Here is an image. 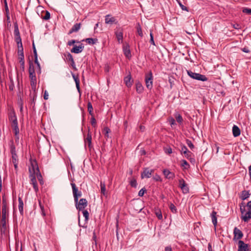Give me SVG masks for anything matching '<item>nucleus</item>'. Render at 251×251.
I'll return each mask as SVG.
<instances>
[{"label": "nucleus", "mask_w": 251, "mask_h": 251, "mask_svg": "<svg viewBox=\"0 0 251 251\" xmlns=\"http://www.w3.org/2000/svg\"><path fill=\"white\" fill-rule=\"evenodd\" d=\"M29 77L30 80V85L32 89H35L36 86L37 79L35 72L34 66L31 61L29 62Z\"/></svg>", "instance_id": "obj_1"}, {"label": "nucleus", "mask_w": 251, "mask_h": 251, "mask_svg": "<svg viewBox=\"0 0 251 251\" xmlns=\"http://www.w3.org/2000/svg\"><path fill=\"white\" fill-rule=\"evenodd\" d=\"M9 120L11 122V126L16 136L18 135L19 133V129L18 125L17 117L14 113L11 114L9 116Z\"/></svg>", "instance_id": "obj_2"}, {"label": "nucleus", "mask_w": 251, "mask_h": 251, "mask_svg": "<svg viewBox=\"0 0 251 251\" xmlns=\"http://www.w3.org/2000/svg\"><path fill=\"white\" fill-rule=\"evenodd\" d=\"M187 72L188 75L193 79L202 81H205L207 80V78L204 75L196 73L190 70H187Z\"/></svg>", "instance_id": "obj_3"}, {"label": "nucleus", "mask_w": 251, "mask_h": 251, "mask_svg": "<svg viewBox=\"0 0 251 251\" xmlns=\"http://www.w3.org/2000/svg\"><path fill=\"white\" fill-rule=\"evenodd\" d=\"M153 76L151 71L145 75V82L147 88L151 90L152 88Z\"/></svg>", "instance_id": "obj_4"}, {"label": "nucleus", "mask_w": 251, "mask_h": 251, "mask_svg": "<svg viewBox=\"0 0 251 251\" xmlns=\"http://www.w3.org/2000/svg\"><path fill=\"white\" fill-rule=\"evenodd\" d=\"M71 185L72 187L73 194L74 197V200L75 203H77L78 198L81 196V192L79 191L76 185L74 183H71Z\"/></svg>", "instance_id": "obj_5"}, {"label": "nucleus", "mask_w": 251, "mask_h": 251, "mask_svg": "<svg viewBox=\"0 0 251 251\" xmlns=\"http://www.w3.org/2000/svg\"><path fill=\"white\" fill-rule=\"evenodd\" d=\"M71 185L72 187L73 194L74 197V200L75 203H77L78 198L81 196V192L79 191L76 185L74 183H71Z\"/></svg>", "instance_id": "obj_6"}, {"label": "nucleus", "mask_w": 251, "mask_h": 251, "mask_svg": "<svg viewBox=\"0 0 251 251\" xmlns=\"http://www.w3.org/2000/svg\"><path fill=\"white\" fill-rule=\"evenodd\" d=\"M115 35L119 44L123 42V30L121 28H117L115 31Z\"/></svg>", "instance_id": "obj_7"}, {"label": "nucleus", "mask_w": 251, "mask_h": 251, "mask_svg": "<svg viewBox=\"0 0 251 251\" xmlns=\"http://www.w3.org/2000/svg\"><path fill=\"white\" fill-rule=\"evenodd\" d=\"M76 204V207L79 210H83L87 205V201L85 199H81Z\"/></svg>", "instance_id": "obj_8"}, {"label": "nucleus", "mask_w": 251, "mask_h": 251, "mask_svg": "<svg viewBox=\"0 0 251 251\" xmlns=\"http://www.w3.org/2000/svg\"><path fill=\"white\" fill-rule=\"evenodd\" d=\"M29 177L30 178V184H31L33 185L35 191L36 192H37L38 191V187L34 174H30L29 176Z\"/></svg>", "instance_id": "obj_9"}, {"label": "nucleus", "mask_w": 251, "mask_h": 251, "mask_svg": "<svg viewBox=\"0 0 251 251\" xmlns=\"http://www.w3.org/2000/svg\"><path fill=\"white\" fill-rule=\"evenodd\" d=\"M6 209H2V217L0 221V226L6 228Z\"/></svg>", "instance_id": "obj_10"}, {"label": "nucleus", "mask_w": 251, "mask_h": 251, "mask_svg": "<svg viewBox=\"0 0 251 251\" xmlns=\"http://www.w3.org/2000/svg\"><path fill=\"white\" fill-rule=\"evenodd\" d=\"M154 172V170L149 169V168L144 169L143 172L141 174V177L142 178H150L151 177L152 173Z\"/></svg>", "instance_id": "obj_11"}, {"label": "nucleus", "mask_w": 251, "mask_h": 251, "mask_svg": "<svg viewBox=\"0 0 251 251\" xmlns=\"http://www.w3.org/2000/svg\"><path fill=\"white\" fill-rule=\"evenodd\" d=\"M238 251H250L248 244H245L242 240H239L238 242Z\"/></svg>", "instance_id": "obj_12"}, {"label": "nucleus", "mask_w": 251, "mask_h": 251, "mask_svg": "<svg viewBox=\"0 0 251 251\" xmlns=\"http://www.w3.org/2000/svg\"><path fill=\"white\" fill-rule=\"evenodd\" d=\"M233 234H234V238H233L234 240L240 239L243 236V234L242 232L236 227H235L234 228Z\"/></svg>", "instance_id": "obj_13"}, {"label": "nucleus", "mask_w": 251, "mask_h": 251, "mask_svg": "<svg viewBox=\"0 0 251 251\" xmlns=\"http://www.w3.org/2000/svg\"><path fill=\"white\" fill-rule=\"evenodd\" d=\"M123 50L125 55L127 58H130L131 57V52L130 50V47L128 44H126L123 45Z\"/></svg>", "instance_id": "obj_14"}, {"label": "nucleus", "mask_w": 251, "mask_h": 251, "mask_svg": "<svg viewBox=\"0 0 251 251\" xmlns=\"http://www.w3.org/2000/svg\"><path fill=\"white\" fill-rule=\"evenodd\" d=\"M105 22L106 24L112 25L117 24V21L116 18L110 15H107L105 16Z\"/></svg>", "instance_id": "obj_15"}, {"label": "nucleus", "mask_w": 251, "mask_h": 251, "mask_svg": "<svg viewBox=\"0 0 251 251\" xmlns=\"http://www.w3.org/2000/svg\"><path fill=\"white\" fill-rule=\"evenodd\" d=\"M84 49V46L82 44H80L79 46H74L71 49V51L73 53H79L82 51Z\"/></svg>", "instance_id": "obj_16"}, {"label": "nucleus", "mask_w": 251, "mask_h": 251, "mask_svg": "<svg viewBox=\"0 0 251 251\" xmlns=\"http://www.w3.org/2000/svg\"><path fill=\"white\" fill-rule=\"evenodd\" d=\"M241 219L245 222H248L251 219V210L249 209L247 212L242 215Z\"/></svg>", "instance_id": "obj_17"}, {"label": "nucleus", "mask_w": 251, "mask_h": 251, "mask_svg": "<svg viewBox=\"0 0 251 251\" xmlns=\"http://www.w3.org/2000/svg\"><path fill=\"white\" fill-rule=\"evenodd\" d=\"M85 144H88L89 148H92V135L89 129H88V132L86 138L85 139Z\"/></svg>", "instance_id": "obj_18"}, {"label": "nucleus", "mask_w": 251, "mask_h": 251, "mask_svg": "<svg viewBox=\"0 0 251 251\" xmlns=\"http://www.w3.org/2000/svg\"><path fill=\"white\" fill-rule=\"evenodd\" d=\"M81 26V23H76L75 24L72 28L70 30L68 34H71L73 32H77L80 28Z\"/></svg>", "instance_id": "obj_19"}, {"label": "nucleus", "mask_w": 251, "mask_h": 251, "mask_svg": "<svg viewBox=\"0 0 251 251\" xmlns=\"http://www.w3.org/2000/svg\"><path fill=\"white\" fill-rule=\"evenodd\" d=\"M64 56L67 61L71 62V65L75 69V65L72 55L68 52L67 54H64Z\"/></svg>", "instance_id": "obj_20"}, {"label": "nucleus", "mask_w": 251, "mask_h": 251, "mask_svg": "<svg viewBox=\"0 0 251 251\" xmlns=\"http://www.w3.org/2000/svg\"><path fill=\"white\" fill-rule=\"evenodd\" d=\"M163 173L166 178L168 179H173L175 177L174 173L170 172L168 169H164L163 171Z\"/></svg>", "instance_id": "obj_21"}, {"label": "nucleus", "mask_w": 251, "mask_h": 251, "mask_svg": "<svg viewBox=\"0 0 251 251\" xmlns=\"http://www.w3.org/2000/svg\"><path fill=\"white\" fill-rule=\"evenodd\" d=\"M232 133L234 137H236L240 135L241 130L237 126L234 125L232 127Z\"/></svg>", "instance_id": "obj_22"}, {"label": "nucleus", "mask_w": 251, "mask_h": 251, "mask_svg": "<svg viewBox=\"0 0 251 251\" xmlns=\"http://www.w3.org/2000/svg\"><path fill=\"white\" fill-rule=\"evenodd\" d=\"M131 76L130 75H128L124 78V82L127 87H130L132 84V81L131 80Z\"/></svg>", "instance_id": "obj_23"}, {"label": "nucleus", "mask_w": 251, "mask_h": 251, "mask_svg": "<svg viewBox=\"0 0 251 251\" xmlns=\"http://www.w3.org/2000/svg\"><path fill=\"white\" fill-rule=\"evenodd\" d=\"M18 201H19V205L18 208L19 211L21 215H23L24 213V202L23 201L21 197H19L18 198Z\"/></svg>", "instance_id": "obj_24"}, {"label": "nucleus", "mask_w": 251, "mask_h": 251, "mask_svg": "<svg viewBox=\"0 0 251 251\" xmlns=\"http://www.w3.org/2000/svg\"><path fill=\"white\" fill-rule=\"evenodd\" d=\"M217 212L215 211H213L211 214V217L212 219V223L213 224L214 226H216L217 224Z\"/></svg>", "instance_id": "obj_25"}, {"label": "nucleus", "mask_w": 251, "mask_h": 251, "mask_svg": "<svg viewBox=\"0 0 251 251\" xmlns=\"http://www.w3.org/2000/svg\"><path fill=\"white\" fill-rule=\"evenodd\" d=\"M136 91L138 93H141L143 91L144 88L142 86V84L138 82L136 83Z\"/></svg>", "instance_id": "obj_26"}, {"label": "nucleus", "mask_w": 251, "mask_h": 251, "mask_svg": "<svg viewBox=\"0 0 251 251\" xmlns=\"http://www.w3.org/2000/svg\"><path fill=\"white\" fill-rule=\"evenodd\" d=\"M73 77L74 79V80L75 81V84H76V87L77 88V90L80 93V86H79V79L77 76H75V75H73Z\"/></svg>", "instance_id": "obj_27"}, {"label": "nucleus", "mask_w": 251, "mask_h": 251, "mask_svg": "<svg viewBox=\"0 0 251 251\" xmlns=\"http://www.w3.org/2000/svg\"><path fill=\"white\" fill-rule=\"evenodd\" d=\"M42 14L45 13V15H42V18L45 20H48L50 18V13L48 11H43L42 12Z\"/></svg>", "instance_id": "obj_28"}, {"label": "nucleus", "mask_w": 251, "mask_h": 251, "mask_svg": "<svg viewBox=\"0 0 251 251\" xmlns=\"http://www.w3.org/2000/svg\"><path fill=\"white\" fill-rule=\"evenodd\" d=\"M100 186L101 194L104 196L106 194V193L105 183L102 181H100Z\"/></svg>", "instance_id": "obj_29"}, {"label": "nucleus", "mask_w": 251, "mask_h": 251, "mask_svg": "<svg viewBox=\"0 0 251 251\" xmlns=\"http://www.w3.org/2000/svg\"><path fill=\"white\" fill-rule=\"evenodd\" d=\"M85 41L88 44L94 45V44H96L97 42L98 39H96H96H94V38H86L85 40Z\"/></svg>", "instance_id": "obj_30"}, {"label": "nucleus", "mask_w": 251, "mask_h": 251, "mask_svg": "<svg viewBox=\"0 0 251 251\" xmlns=\"http://www.w3.org/2000/svg\"><path fill=\"white\" fill-rule=\"evenodd\" d=\"M249 196H250L249 192L247 191L244 190L242 192L241 198L242 200H245L246 199H247L248 198H249Z\"/></svg>", "instance_id": "obj_31"}, {"label": "nucleus", "mask_w": 251, "mask_h": 251, "mask_svg": "<svg viewBox=\"0 0 251 251\" xmlns=\"http://www.w3.org/2000/svg\"><path fill=\"white\" fill-rule=\"evenodd\" d=\"M10 153L15 152L16 147L13 141H11L9 144Z\"/></svg>", "instance_id": "obj_32"}, {"label": "nucleus", "mask_w": 251, "mask_h": 251, "mask_svg": "<svg viewBox=\"0 0 251 251\" xmlns=\"http://www.w3.org/2000/svg\"><path fill=\"white\" fill-rule=\"evenodd\" d=\"M14 34L15 36H18L20 35V31L19 30L18 26L17 24L14 25Z\"/></svg>", "instance_id": "obj_33"}, {"label": "nucleus", "mask_w": 251, "mask_h": 251, "mask_svg": "<svg viewBox=\"0 0 251 251\" xmlns=\"http://www.w3.org/2000/svg\"><path fill=\"white\" fill-rule=\"evenodd\" d=\"M88 111L89 112V113L93 116V106H92V104H91V102H89L88 103Z\"/></svg>", "instance_id": "obj_34"}, {"label": "nucleus", "mask_w": 251, "mask_h": 251, "mask_svg": "<svg viewBox=\"0 0 251 251\" xmlns=\"http://www.w3.org/2000/svg\"><path fill=\"white\" fill-rule=\"evenodd\" d=\"M11 154L12 155V162H15L16 161H19L18 156V155L17 154L16 152L11 153Z\"/></svg>", "instance_id": "obj_35"}, {"label": "nucleus", "mask_w": 251, "mask_h": 251, "mask_svg": "<svg viewBox=\"0 0 251 251\" xmlns=\"http://www.w3.org/2000/svg\"><path fill=\"white\" fill-rule=\"evenodd\" d=\"M184 154V156L185 157L187 158L188 159H189V160H191L192 159V155L193 154V153L190 151H185V152H184L183 153Z\"/></svg>", "instance_id": "obj_36"}, {"label": "nucleus", "mask_w": 251, "mask_h": 251, "mask_svg": "<svg viewBox=\"0 0 251 251\" xmlns=\"http://www.w3.org/2000/svg\"><path fill=\"white\" fill-rule=\"evenodd\" d=\"M169 208H170L171 211L173 213H177V209H176V206L174 204L171 203L170 204Z\"/></svg>", "instance_id": "obj_37"}, {"label": "nucleus", "mask_w": 251, "mask_h": 251, "mask_svg": "<svg viewBox=\"0 0 251 251\" xmlns=\"http://www.w3.org/2000/svg\"><path fill=\"white\" fill-rule=\"evenodd\" d=\"M137 31L139 36H140L141 37L143 36V35L142 31V28L139 23L137 24Z\"/></svg>", "instance_id": "obj_38"}, {"label": "nucleus", "mask_w": 251, "mask_h": 251, "mask_svg": "<svg viewBox=\"0 0 251 251\" xmlns=\"http://www.w3.org/2000/svg\"><path fill=\"white\" fill-rule=\"evenodd\" d=\"M186 142L187 145L190 148L191 150H192L194 149V148H195L194 145H193V144L192 143V142L190 140L187 139Z\"/></svg>", "instance_id": "obj_39"}, {"label": "nucleus", "mask_w": 251, "mask_h": 251, "mask_svg": "<svg viewBox=\"0 0 251 251\" xmlns=\"http://www.w3.org/2000/svg\"><path fill=\"white\" fill-rule=\"evenodd\" d=\"M31 165L32 167L33 172H34V170L36 167L38 169L37 163L35 160H31Z\"/></svg>", "instance_id": "obj_40"}, {"label": "nucleus", "mask_w": 251, "mask_h": 251, "mask_svg": "<svg viewBox=\"0 0 251 251\" xmlns=\"http://www.w3.org/2000/svg\"><path fill=\"white\" fill-rule=\"evenodd\" d=\"M181 166L184 167L185 169L189 167V165L185 160H182L181 161Z\"/></svg>", "instance_id": "obj_41"}, {"label": "nucleus", "mask_w": 251, "mask_h": 251, "mask_svg": "<svg viewBox=\"0 0 251 251\" xmlns=\"http://www.w3.org/2000/svg\"><path fill=\"white\" fill-rule=\"evenodd\" d=\"M180 188L184 194H186L189 192V188L187 184H186L184 187H181Z\"/></svg>", "instance_id": "obj_42"}, {"label": "nucleus", "mask_w": 251, "mask_h": 251, "mask_svg": "<svg viewBox=\"0 0 251 251\" xmlns=\"http://www.w3.org/2000/svg\"><path fill=\"white\" fill-rule=\"evenodd\" d=\"M110 129L108 127H105L103 129L104 134L105 137H108V133L110 132Z\"/></svg>", "instance_id": "obj_43"}, {"label": "nucleus", "mask_w": 251, "mask_h": 251, "mask_svg": "<svg viewBox=\"0 0 251 251\" xmlns=\"http://www.w3.org/2000/svg\"><path fill=\"white\" fill-rule=\"evenodd\" d=\"M130 184L133 187H136L137 185L136 180L133 178L130 181Z\"/></svg>", "instance_id": "obj_44"}, {"label": "nucleus", "mask_w": 251, "mask_h": 251, "mask_svg": "<svg viewBox=\"0 0 251 251\" xmlns=\"http://www.w3.org/2000/svg\"><path fill=\"white\" fill-rule=\"evenodd\" d=\"M242 12L244 13H246L248 15H251V9L249 8H244L242 10Z\"/></svg>", "instance_id": "obj_45"}, {"label": "nucleus", "mask_w": 251, "mask_h": 251, "mask_svg": "<svg viewBox=\"0 0 251 251\" xmlns=\"http://www.w3.org/2000/svg\"><path fill=\"white\" fill-rule=\"evenodd\" d=\"M186 184H187L185 183L183 179L181 178L179 180V186L180 188L184 187Z\"/></svg>", "instance_id": "obj_46"}, {"label": "nucleus", "mask_w": 251, "mask_h": 251, "mask_svg": "<svg viewBox=\"0 0 251 251\" xmlns=\"http://www.w3.org/2000/svg\"><path fill=\"white\" fill-rule=\"evenodd\" d=\"M176 121L181 124L182 123V121H183V119H182V116L180 115V114H178L176 117Z\"/></svg>", "instance_id": "obj_47"}, {"label": "nucleus", "mask_w": 251, "mask_h": 251, "mask_svg": "<svg viewBox=\"0 0 251 251\" xmlns=\"http://www.w3.org/2000/svg\"><path fill=\"white\" fill-rule=\"evenodd\" d=\"M82 213L83 216L85 217V221H87L89 219V215L88 212L87 210H85L83 211Z\"/></svg>", "instance_id": "obj_48"}, {"label": "nucleus", "mask_w": 251, "mask_h": 251, "mask_svg": "<svg viewBox=\"0 0 251 251\" xmlns=\"http://www.w3.org/2000/svg\"><path fill=\"white\" fill-rule=\"evenodd\" d=\"M7 208V203L6 199L2 197V209Z\"/></svg>", "instance_id": "obj_49"}, {"label": "nucleus", "mask_w": 251, "mask_h": 251, "mask_svg": "<svg viewBox=\"0 0 251 251\" xmlns=\"http://www.w3.org/2000/svg\"><path fill=\"white\" fill-rule=\"evenodd\" d=\"M188 151L187 148H186V147L184 145H181V150H180V151L181 152V153H184V152H185V151Z\"/></svg>", "instance_id": "obj_50"}, {"label": "nucleus", "mask_w": 251, "mask_h": 251, "mask_svg": "<svg viewBox=\"0 0 251 251\" xmlns=\"http://www.w3.org/2000/svg\"><path fill=\"white\" fill-rule=\"evenodd\" d=\"M146 191V189L145 188H143L142 189H141L139 193H138V195L140 196V197H142L143 196L145 192Z\"/></svg>", "instance_id": "obj_51"}, {"label": "nucleus", "mask_w": 251, "mask_h": 251, "mask_svg": "<svg viewBox=\"0 0 251 251\" xmlns=\"http://www.w3.org/2000/svg\"><path fill=\"white\" fill-rule=\"evenodd\" d=\"M39 205H40V208L41 209V211H42V214L43 216H45V211H44V207L43 205H42L41 204V201L40 200H39Z\"/></svg>", "instance_id": "obj_52"}, {"label": "nucleus", "mask_w": 251, "mask_h": 251, "mask_svg": "<svg viewBox=\"0 0 251 251\" xmlns=\"http://www.w3.org/2000/svg\"><path fill=\"white\" fill-rule=\"evenodd\" d=\"M150 37H151V39H150V42L151 44L153 45H155V43H154V40H153V34L152 33V31H150Z\"/></svg>", "instance_id": "obj_53"}, {"label": "nucleus", "mask_w": 251, "mask_h": 251, "mask_svg": "<svg viewBox=\"0 0 251 251\" xmlns=\"http://www.w3.org/2000/svg\"><path fill=\"white\" fill-rule=\"evenodd\" d=\"M91 123L92 125L94 127L96 126V119H95V118L93 116L91 118Z\"/></svg>", "instance_id": "obj_54"}, {"label": "nucleus", "mask_w": 251, "mask_h": 251, "mask_svg": "<svg viewBox=\"0 0 251 251\" xmlns=\"http://www.w3.org/2000/svg\"><path fill=\"white\" fill-rule=\"evenodd\" d=\"M164 151L165 153L168 154H171L172 153V150L170 147L164 149Z\"/></svg>", "instance_id": "obj_55"}, {"label": "nucleus", "mask_w": 251, "mask_h": 251, "mask_svg": "<svg viewBox=\"0 0 251 251\" xmlns=\"http://www.w3.org/2000/svg\"><path fill=\"white\" fill-rule=\"evenodd\" d=\"M15 40L17 44H19L20 42H22V39L20 35H19L18 36H15Z\"/></svg>", "instance_id": "obj_56"}, {"label": "nucleus", "mask_w": 251, "mask_h": 251, "mask_svg": "<svg viewBox=\"0 0 251 251\" xmlns=\"http://www.w3.org/2000/svg\"><path fill=\"white\" fill-rule=\"evenodd\" d=\"M153 179L155 180V181H161V177L160 176L158 175H155L153 177Z\"/></svg>", "instance_id": "obj_57"}, {"label": "nucleus", "mask_w": 251, "mask_h": 251, "mask_svg": "<svg viewBox=\"0 0 251 251\" xmlns=\"http://www.w3.org/2000/svg\"><path fill=\"white\" fill-rule=\"evenodd\" d=\"M156 215L159 220H161L162 219V215L161 211H158L156 212Z\"/></svg>", "instance_id": "obj_58"}, {"label": "nucleus", "mask_w": 251, "mask_h": 251, "mask_svg": "<svg viewBox=\"0 0 251 251\" xmlns=\"http://www.w3.org/2000/svg\"><path fill=\"white\" fill-rule=\"evenodd\" d=\"M32 47H33V50L34 56V57L37 56V52L34 43H33V44H32Z\"/></svg>", "instance_id": "obj_59"}, {"label": "nucleus", "mask_w": 251, "mask_h": 251, "mask_svg": "<svg viewBox=\"0 0 251 251\" xmlns=\"http://www.w3.org/2000/svg\"><path fill=\"white\" fill-rule=\"evenodd\" d=\"M76 42L78 43V41H76L75 40H72L69 41L68 42V45L71 46L73 45V44H74L75 43H76Z\"/></svg>", "instance_id": "obj_60"}, {"label": "nucleus", "mask_w": 251, "mask_h": 251, "mask_svg": "<svg viewBox=\"0 0 251 251\" xmlns=\"http://www.w3.org/2000/svg\"><path fill=\"white\" fill-rule=\"evenodd\" d=\"M44 99L47 100L49 99V94L47 90H45L44 94Z\"/></svg>", "instance_id": "obj_61"}, {"label": "nucleus", "mask_w": 251, "mask_h": 251, "mask_svg": "<svg viewBox=\"0 0 251 251\" xmlns=\"http://www.w3.org/2000/svg\"><path fill=\"white\" fill-rule=\"evenodd\" d=\"M241 50L243 51V52H245L246 53H249L250 52L249 49H248V48L247 47H245L244 48H242L241 49Z\"/></svg>", "instance_id": "obj_62"}, {"label": "nucleus", "mask_w": 251, "mask_h": 251, "mask_svg": "<svg viewBox=\"0 0 251 251\" xmlns=\"http://www.w3.org/2000/svg\"><path fill=\"white\" fill-rule=\"evenodd\" d=\"M179 4L180 5V6L181 7V9L183 10H185V11H188V9H187V8L184 6L183 4H182L180 2H179Z\"/></svg>", "instance_id": "obj_63"}, {"label": "nucleus", "mask_w": 251, "mask_h": 251, "mask_svg": "<svg viewBox=\"0 0 251 251\" xmlns=\"http://www.w3.org/2000/svg\"><path fill=\"white\" fill-rule=\"evenodd\" d=\"M240 211H241L242 215L244 214L245 212H246V209H245V206H244L243 207L241 206L240 207Z\"/></svg>", "instance_id": "obj_64"}]
</instances>
